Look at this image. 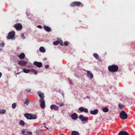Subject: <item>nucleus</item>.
Segmentation results:
<instances>
[{"mask_svg":"<svg viewBox=\"0 0 135 135\" xmlns=\"http://www.w3.org/2000/svg\"><path fill=\"white\" fill-rule=\"evenodd\" d=\"M108 69L110 72L112 73H114L118 71V67L117 65H113L109 66L108 67Z\"/></svg>","mask_w":135,"mask_h":135,"instance_id":"1","label":"nucleus"},{"mask_svg":"<svg viewBox=\"0 0 135 135\" xmlns=\"http://www.w3.org/2000/svg\"><path fill=\"white\" fill-rule=\"evenodd\" d=\"M24 116L28 119H35L37 118V116L36 114L27 113L24 114Z\"/></svg>","mask_w":135,"mask_h":135,"instance_id":"2","label":"nucleus"},{"mask_svg":"<svg viewBox=\"0 0 135 135\" xmlns=\"http://www.w3.org/2000/svg\"><path fill=\"white\" fill-rule=\"evenodd\" d=\"M15 33L14 31H11L9 32L8 36H7V38L12 40H15Z\"/></svg>","mask_w":135,"mask_h":135,"instance_id":"3","label":"nucleus"},{"mask_svg":"<svg viewBox=\"0 0 135 135\" xmlns=\"http://www.w3.org/2000/svg\"><path fill=\"white\" fill-rule=\"evenodd\" d=\"M79 118L81 120V123L83 124L88 122L89 120L87 117H85L82 115H80L79 116Z\"/></svg>","mask_w":135,"mask_h":135,"instance_id":"4","label":"nucleus"},{"mask_svg":"<svg viewBox=\"0 0 135 135\" xmlns=\"http://www.w3.org/2000/svg\"><path fill=\"white\" fill-rule=\"evenodd\" d=\"M119 116L121 118L123 119H126L127 117V115L124 111H122L119 114Z\"/></svg>","mask_w":135,"mask_h":135,"instance_id":"5","label":"nucleus"},{"mask_svg":"<svg viewBox=\"0 0 135 135\" xmlns=\"http://www.w3.org/2000/svg\"><path fill=\"white\" fill-rule=\"evenodd\" d=\"M81 5V6H83V4L79 2H72L70 4L71 6H79Z\"/></svg>","mask_w":135,"mask_h":135,"instance_id":"6","label":"nucleus"},{"mask_svg":"<svg viewBox=\"0 0 135 135\" xmlns=\"http://www.w3.org/2000/svg\"><path fill=\"white\" fill-rule=\"evenodd\" d=\"M85 71L87 72V77L89 78L92 79L93 78V74L91 73V72L89 70H85Z\"/></svg>","mask_w":135,"mask_h":135,"instance_id":"7","label":"nucleus"},{"mask_svg":"<svg viewBox=\"0 0 135 135\" xmlns=\"http://www.w3.org/2000/svg\"><path fill=\"white\" fill-rule=\"evenodd\" d=\"M14 27L17 30H20L22 28V26L21 24L18 23L14 25Z\"/></svg>","mask_w":135,"mask_h":135,"instance_id":"8","label":"nucleus"},{"mask_svg":"<svg viewBox=\"0 0 135 135\" xmlns=\"http://www.w3.org/2000/svg\"><path fill=\"white\" fill-rule=\"evenodd\" d=\"M79 110L81 112H84L85 113H87L88 112V109L86 108H84L83 107H80L79 108Z\"/></svg>","mask_w":135,"mask_h":135,"instance_id":"9","label":"nucleus"},{"mask_svg":"<svg viewBox=\"0 0 135 135\" xmlns=\"http://www.w3.org/2000/svg\"><path fill=\"white\" fill-rule=\"evenodd\" d=\"M27 63V62L23 60H21L19 61L18 62V64L22 66H24Z\"/></svg>","mask_w":135,"mask_h":135,"instance_id":"10","label":"nucleus"},{"mask_svg":"<svg viewBox=\"0 0 135 135\" xmlns=\"http://www.w3.org/2000/svg\"><path fill=\"white\" fill-rule=\"evenodd\" d=\"M38 94L40 98V100H44L45 96L44 94L43 93H41V91H38L37 93Z\"/></svg>","mask_w":135,"mask_h":135,"instance_id":"11","label":"nucleus"},{"mask_svg":"<svg viewBox=\"0 0 135 135\" xmlns=\"http://www.w3.org/2000/svg\"><path fill=\"white\" fill-rule=\"evenodd\" d=\"M33 65L36 66L38 68L41 67L42 65V63L40 62H38L37 61H35L33 63Z\"/></svg>","mask_w":135,"mask_h":135,"instance_id":"12","label":"nucleus"},{"mask_svg":"<svg viewBox=\"0 0 135 135\" xmlns=\"http://www.w3.org/2000/svg\"><path fill=\"white\" fill-rule=\"evenodd\" d=\"M71 117L74 120H76L78 118L77 115L75 113L72 114L71 115Z\"/></svg>","mask_w":135,"mask_h":135,"instance_id":"13","label":"nucleus"},{"mask_svg":"<svg viewBox=\"0 0 135 135\" xmlns=\"http://www.w3.org/2000/svg\"><path fill=\"white\" fill-rule=\"evenodd\" d=\"M40 105L41 107L42 108H44L45 105V102L44 100H40Z\"/></svg>","mask_w":135,"mask_h":135,"instance_id":"14","label":"nucleus"},{"mask_svg":"<svg viewBox=\"0 0 135 135\" xmlns=\"http://www.w3.org/2000/svg\"><path fill=\"white\" fill-rule=\"evenodd\" d=\"M50 108L52 109H54L55 110H57L59 109V107L55 105H52L50 106Z\"/></svg>","mask_w":135,"mask_h":135,"instance_id":"15","label":"nucleus"},{"mask_svg":"<svg viewBox=\"0 0 135 135\" xmlns=\"http://www.w3.org/2000/svg\"><path fill=\"white\" fill-rule=\"evenodd\" d=\"M91 114L92 115H95L98 113V110L97 109H95L94 110H91L90 111Z\"/></svg>","mask_w":135,"mask_h":135,"instance_id":"16","label":"nucleus"},{"mask_svg":"<svg viewBox=\"0 0 135 135\" xmlns=\"http://www.w3.org/2000/svg\"><path fill=\"white\" fill-rule=\"evenodd\" d=\"M118 135H129L128 132L125 131H121L120 132Z\"/></svg>","mask_w":135,"mask_h":135,"instance_id":"17","label":"nucleus"},{"mask_svg":"<svg viewBox=\"0 0 135 135\" xmlns=\"http://www.w3.org/2000/svg\"><path fill=\"white\" fill-rule=\"evenodd\" d=\"M25 57V55L24 53H22L18 56L19 58L21 59H23Z\"/></svg>","mask_w":135,"mask_h":135,"instance_id":"18","label":"nucleus"},{"mask_svg":"<svg viewBox=\"0 0 135 135\" xmlns=\"http://www.w3.org/2000/svg\"><path fill=\"white\" fill-rule=\"evenodd\" d=\"M44 29L47 31V32H50L51 30V28H50L49 27L46 26H44Z\"/></svg>","mask_w":135,"mask_h":135,"instance_id":"19","label":"nucleus"},{"mask_svg":"<svg viewBox=\"0 0 135 135\" xmlns=\"http://www.w3.org/2000/svg\"><path fill=\"white\" fill-rule=\"evenodd\" d=\"M93 56L97 59L99 61H101V59L99 57V56L98 54L96 53H94L93 54Z\"/></svg>","mask_w":135,"mask_h":135,"instance_id":"20","label":"nucleus"},{"mask_svg":"<svg viewBox=\"0 0 135 135\" xmlns=\"http://www.w3.org/2000/svg\"><path fill=\"white\" fill-rule=\"evenodd\" d=\"M39 50L40 52L42 53H45L46 51L45 48L43 47H40V48Z\"/></svg>","mask_w":135,"mask_h":135,"instance_id":"21","label":"nucleus"},{"mask_svg":"<svg viewBox=\"0 0 135 135\" xmlns=\"http://www.w3.org/2000/svg\"><path fill=\"white\" fill-rule=\"evenodd\" d=\"M71 135H79V133L77 131H73L72 132Z\"/></svg>","mask_w":135,"mask_h":135,"instance_id":"22","label":"nucleus"},{"mask_svg":"<svg viewBox=\"0 0 135 135\" xmlns=\"http://www.w3.org/2000/svg\"><path fill=\"white\" fill-rule=\"evenodd\" d=\"M6 112V110L4 109H0V114H5Z\"/></svg>","mask_w":135,"mask_h":135,"instance_id":"23","label":"nucleus"},{"mask_svg":"<svg viewBox=\"0 0 135 135\" xmlns=\"http://www.w3.org/2000/svg\"><path fill=\"white\" fill-rule=\"evenodd\" d=\"M30 102V100L29 99L27 98L26 100L24 102V103L25 104H26L27 105H28Z\"/></svg>","mask_w":135,"mask_h":135,"instance_id":"24","label":"nucleus"},{"mask_svg":"<svg viewBox=\"0 0 135 135\" xmlns=\"http://www.w3.org/2000/svg\"><path fill=\"white\" fill-rule=\"evenodd\" d=\"M102 109L103 111L104 112H107L109 111L108 109L107 108H102Z\"/></svg>","mask_w":135,"mask_h":135,"instance_id":"25","label":"nucleus"},{"mask_svg":"<svg viewBox=\"0 0 135 135\" xmlns=\"http://www.w3.org/2000/svg\"><path fill=\"white\" fill-rule=\"evenodd\" d=\"M19 124L21 126H24L25 125V123L23 120H21L19 123Z\"/></svg>","mask_w":135,"mask_h":135,"instance_id":"26","label":"nucleus"},{"mask_svg":"<svg viewBox=\"0 0 135 135\" xmlns=\"http://www.w3.org/2000/svg\"><path fill=\"white\" fill-rule=\"evenodd\" d=\"M57 105H59L60 107H62L64 105V104L63 103L60 102V103H56Z\"/></svg>","mask_w":135,"mask_h":135,"instance_id":"27","label":"nucleus"},{"mask_svg":"<svg viewBox=\"0 0 135 135\" xmlns=\"http://www.w3.org/2000/svg\"><path fill=\"white\" fill-rule=\"evenodd\" d=\"M12 108L13 109H15L17 106V104L16 103H13L12 105Z\"/></svg>","mask_w":135,"mask_h":135,"instance_id":"28","label":"nucleus"},{"mask_svg":"<svg viewBox=\"0 0 135 135\" xmlns=\"http://www.w3.org/2000/svg\"><path fill=\"white\" fill-rule=\"evenodd\" d=\"M30 70L29 69H23V71L25 73H28L30 72Z\"/></svg>","mask_w":135,"mask_h":135,"instance_id":"29","label":"nucleus"},{"mask_svg":"<svg viewBox=\"0 0 135 135\" xmlns=\"http://www.w3.org/2000/svg\"><path fill=\"white\" fill-rule=\"evenodd\" d=\"M59 42L58 41H56L53 42V44L55 45H57L59 44Z\"/></svg>","mask_w":135,"mask_h":135,"instance_id":"30","label":"nucleus"},{"mask_svg":"<svg viewBox=\"0 0 135 135\" xmlns=\"http://www.w3.org/2000/svg\"><path fill=\"white\" fill-rule=\"evenodd\" d=\"M125 106H123L122 105H121L120 104H119V108L120 109H122Z\"/></svg>","mask_w":135,"mask_h":135,"instance_id":"31","label":"nucleus"},{"mask_svg":"<svg viewBox=\"0 0 135 135\" xmlns=\"http://www.w3.org/2000/svg\"><path fill=\"white\" fill-rule=\"evenodd\" d=\"M21 36L22 38L23 39H25V37L23 33H22L21 34Z\"/></svg>","mask_w":135,"mask_h":135,"instance_id":"32","label":"nucleus"},{"mask_svg":"<svg viewBox=\"0 0 135 135\" xmlns=\"http://www.w3.org/2000/svg\"><path fill=\"white\" fill-rule=\"evenodd\" d=\"M27 132L26 131L25 129H23L22 131V133L23 135H25V133H26Z\"/></svg>","mask_w":135,"mask_h":135,"instance_id":"33","label":"nucleus"},{"mask_svg":"<svg viewBox=\"0 0 135 135\" xmlns=\"http://www.w3.org/2000/svg\"><path fill=\"white\" fill-rule=\"evenodd\" d=\"M26 133L27 134H25V135H31L32 134V132H27Z\"/></svg>","mask_w":135,"mask_h":135,"instance_id":"34","label":"nucleus"},{"mask_svg":"<svg viewBox=\"0 0 135 135\" xmlns=\"http://www.w3.org/2000/svg\"><path fill=\"white\" fill-rule=\"evenodd\" d=\"M68 80H69V82L71 85H73V83L72 81L69 78H68Z\"/></svg>","mask_w":135,"mask_h":135,"instance_id":"35","label":"nucleus"},{"mask_svg":"<svg viewBox=\"0 0 135 135\" xmlns=\"http://www.w3.org/2000/svg\"><path fill=\"white\" fill-rule=\"evenodd\" d=\"M31 89L30 88L26 89L25 90L27 92H30L31 91Z\"/></svg>","mask_w":135,"mask_h":135,"instance_id":"36","label":"nucleus"},{"mask_svg":"<svg viewBox=\"0 0 135 135\" xmlns=\"http://www.w3.org/2000/svg\"><path fill=\"white\" fill-rule=\"evenodd\" d=\"M68 44V41H65L64 42V45L65 46H67Z\"/></svg>","mask_w":135,"mask_h":135,"instance_id":"37","label":"nucleus"},{"mask_svg":"<svg viewBox=\"0 0 135 135\" xmlns=\"http://www.w3.org/2000/svg\"><path fill=\"white\" fill-rule=\"evenodd\" d=\"M59 43L62 46L63 45V42L61 40H60V41L59 42Z\"/></svg>","mask_w":135,"mask_h":135,"instance_id":"38","label":"nucleus"},{"mask_svg":"<svg viewBox=\"0 0 135 135\" xmlns=\"http://www.w3.org/2000/svg\"><path fill=\"white\" fill-rule=\"evenodd\" d=\"M86 99H89V100H90V97H89L88 96H87L86 97H84V100H85Z\"/></svg>","mask_w":135,"mask_h":135,"instance_id":"39","label":"nucleus"},{"mask_svg":"<svg viewBox=\"0 0 135 135\" xmlns=\"http://www.w3.org/2000/svg\"><path fill=\"white\" fill-rule=\"evenodd\" d=\"M1 46L2 47H3L4 46V43H2L0 44Z\"/></svg>","mask_w":135,"mask_h":135,"instance_id":"40","label":"nucleus"},{"mask_svg":"<svg viewBox=\"0 0 135 135\" xmlns=\"http://www.w3.org/2000/svg\"><path fill=\"white\" fill-rule=\"evenodd\" d=\"M60 92L61 94L62 95L63 97H64V92L63 91H61V92Z\"/></svg>","mask_w":135,"mask_h":135,"instance_id":"41","label":"nucleus"},{"mask_svg":"<svg viewBox=\"0 0 135 135\" xmlns=\"http://www.w3.org/2000/svg\"><path fill=\"white\" fill-rule=\"evenodd\" d=\"M33 73H34V74L35 75H37V72L35 70V71L33 72Z\"/></svg>","mask_w":135,"mask_h":135,"instance_id":"42","label":"nucleus"},{"mask_svg":"<svg viewBox=\"0 0 135 135\" xmlns=\"http://www.w3.org/2000/svg\"><path fill=\"white\" fill-rule=\"evenodd\" d=\"M30 70V72H31L33 73V72H34V71H35V70L33 69H31Z\"/></svg>","mask_w":135,"mask_h":135,"instance_id":"43","label":"nucleus"},{"mask_svg":"<svg viewBox=\"0 0 135 135\" xmlns=\"http://www.w3.org/2000/svg\"><path fill=\"white\" fill-rule=\"evenodd\" d=\"M37 27H38L39 28H40V29H41L42 28V27L41 26V25H38L37 26Z\"/></svg>","mask_w":135,"mask_h":135,"instance_id":"44","label":"nucleus"},{"mask_svg":"<svg viewBox=\"0 0 135 135\" xmlns=\"http://www.w3.org/2000/svg\"><path fill=\"white\" fill-rule=\"evenodd\" d=\"M49 65H46L45 66V68L46 69H47L49 67Z\"/></svg>","mask_w":135,"mask_h":135,"instance_id":"45","label":"nucleus"},{"mask_svg":"<svg viewBox=\"0 0 135 135\" xmlns=\"http://www.w3.org/2000/svg\"><path fill=\"white\" fill-rule=\"evenodd\" d=\"M44 127L45 128H46L47 130H49V128H48L47 127H46L45 126V125L44 126Z\"/></svg>","mask_w":135,"mask_h":135,"instance_id":"46","label":"nucleus"},{"mask_svg":"<svg viewBox=\"0 0 135 135\" xmlns=\"http://www.w3.org/2000/svg\"><path fill=\"white\" fill-rule=\"evenodd\" d=\"M2 75V74L0 72V78L1 77Z\"/></svg>","mask_w":135,"mask_h":135,"instance_id":"47","label":"nucleus"},{"mask_svg":"<svg viewBox=\"0 0 135 135\" xmlns=\"http://www.w3.org/2000/svg\"><path fill=\"white\" fill-rule=\"evenodd\" d=\"M26 13L27 14V16H28V15L27 14V13L26 12Z\"/></svg>","mask_w":135,"mask_h":135,"instance_id":"48","label":"nucleus"},{"mask_svg":"<svg viewBox=\"0 0 135 135\" xmlns=\"http://www.w3.org/2000/svg\"><path fill=\"white\" fill-rule=\"evenodd\" d=\"M20 73H17V74H20Z\"/></svg>","mask_w":135,"mask_h":135,"instance_id":"49","label":"nucleus"},{"mask_svg":"<svg viewBox=\"0 0 135 135\" xmlns=\"http://www.w3.org/2000/svg\"><path fill=\"white\" fill-rule=\"evenodd\" d=\"M2 50V49H0V51H1Z\"/></svg>","mask_w":135,"mask_h":135,"instance_id":"50","label":"nucleus"},{"mask_svg":"<svg viewBox=\"0 0 135 135\" xmlns=\"http://www.w3.org/2000/svg\"><path fill=\"white\" fill-rule=\"evenodd\" d=\"M44 124L45 125V123H44Z\"/></svg>","mask_w":135,"mask_h":135,"instance_id":"51","label":"nucleus"},{"mask_svg":"<svg viewBox=\"0 0 135 135\" xmlns=\"http://www.w3.org/2000/svg\"><path fill=\"white\" fill-rule=\"evenodd\" d=\"M46 59H44V60H46Z\"/></svg>","mask_w":135,"mask_h":135,"instance_id":"52","label":"nucleus"}]
</instances>
